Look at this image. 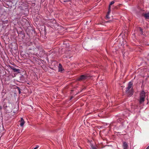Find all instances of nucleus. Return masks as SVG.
Returning a JSON list of instances; mask_svg holds the SVG:
<instances>
[{
    "label": "nucleus",
    "mask_w": 149,
    "mask_h": 149,
    "mask_svg": "<svg viewBox=\"0 0 149 149\" xmlns=\"http://www.w3.org/2000/svg\"><path fill=\"white\" fill-rule=\"evenodd\" d=\"M145 93L142 91L140 94V104L142 103L144 100V99L145 97Z\"/></svg>",
    "instance_id": "1"
},
{
    "label": "nucleus",
    "mask_w": 149,
    "mask_h": 149,
    "mask_svg": "<svg viewBox=\"0 0 149 149\" xmlns=\"http://www.w3.org/2000/svg\"><path fill=\"white\" fill-rule=\"evenodd\" d=\"M132 83L131 82H130L128 86V87L127 88V92L128 93H130V95H132V91H131V90L132 89H131V88L132 87Z\"/></svg>",
    "instance_id": "2"
},
{
    "label": "nucleus",
    "mask_w": 149,
    "mask_h": 149,
    "mask_svg": "<svg viewBox=\"0 0 149 149\" xmlns=\"http://www.w3.org/2000/svg\"><path fill=\"white\" fill-rule=\"evenodd\" d=\"M58 68V70L60 72H62L64 70V69L60 63L59 64Z\"/></svg>",
    "instance_id": "3"
},
{
    "label": "nucleus",
    "mask_w": 149,
    "mask_h": 149,
    "mask_svg": "<svg viewBox=\"0 0 149 149\" xmlns=\"http://www.w3.org/2000/svg\"><path fill=\"white\" fill-rule=\"evenodd\" d=\"M114 3V2L113 1H111L110 3V5H109V12H108L107 15V16H106L107 18L108 17V15L109 14V13L110 12V6H111V5L113 4Z\"/></svg>",
    "instance_id": "4"
},
{
    "label": "nucleus",
    "mask_w": 149,
    "mask_h": 149,
    "mask_svg": "<svg viewBox=\"0 0 149 149\" xmlns=\"http://www.w3.org/2000/svg\"><path fill=\"white\" fill-rule=\"evenodd\" d=\"M86 76L85 75H82L79 78V80H84L86 79Z\"/></svg>",
    "instance_id": "5"
},
{
    "label": "nucleus",
    "mask_w": 149,
    "mask_h": 149,
    "mask_svg": "<svg viewBox=\"0 0 149 149\" xmlns=\"http://www.w3.org/2000/svg\"><path fill=\"white\" fill-rule=\"evenodd\" d=\"M24 121L22 118H21V120L20 121V125L21 126H23L24 124Z\"/></svg>",
    "instance_id": "6"
},
{
    "label": "nucleus",
    "mask_w": 149,
    "mask_h": 149,
    "mask_svg": "<svg viewBox=\"0 0 149 149\" xmlns=\"http://www.w3.org/2000/svg\"><path fill=\"white\" fill-rule=\"evenodd\" d=\"M143 16L147 19H149V13L143 15Z\"/></svg>",
    "instance_id": "7"
},
{
    "label": "nucleus",
    "mask_w": 149,
    "mask_h": 149,
    "mask_svg": "<svg viewBox=\"0 0 149 149\" xmlns=\"http://www.w3.org/2000/svg\"><path fill=\"white\" fill-rule=\"evenodd\" d=\"M11 69L14 72H19V70L18 69H17L16 68H11Z\"/></svg>",
    "instance_id": "8"
},
{
    "label": "nucleus",
    "mask_w": 149,
    "mask_h": 149,
    "mask_svg": "<svg viewBox=\"0 0 149 149\" xmlns=\"http://www.w3.org/2000/svg\"><path fill=\"white\" fill-rule=\"evenodd\" d=\"M123 147L124 149H127V145L126 142H124L123 144Z\"/></svg>",
    "instance_id": "9"
},
{
    "label": "nucleus",
    "mask_w": 149,
    "mask_h": 149,
    "mask_svg": "<svg viewBox=\"0 0 149 149\" xmlns=\"http://www.w3.org/2000/svg\"><path fill=\"white\" fill-rule=\"evenodd\" d=\"M146 149H149V146H148V147Z\"/></svg>",
    "instance_id": "10"
},
{
    "label": "nucleus",
    "mask_w": 149,
    "mask_h": 149,
    "mask_svg": "<svg viewBox=\"0 0 149 149\" xmlns=\"http://www.w3.org/2000/svg\"><path fill=\"white\" fill-rule=\"evenodd\" d=\"M139 29H140V30L141 31V29L140 28H139Z\"/></svg>",
    "instance_id": "11"
},
{
    "label": "nucleus",
    "mask_w": 149,
    "mask_h": 149,
    "mask_svg": "<svg viewBox=\"0 0 149 149\" xmlns=\"http://www.w3.org/2000/svg\"><path fill=\"white\" fill-rule=\"evenodd\" d=\"M71 0H69V1H70Z\"/></svg>",
    "instance_id": "12"
}]
</instances>
